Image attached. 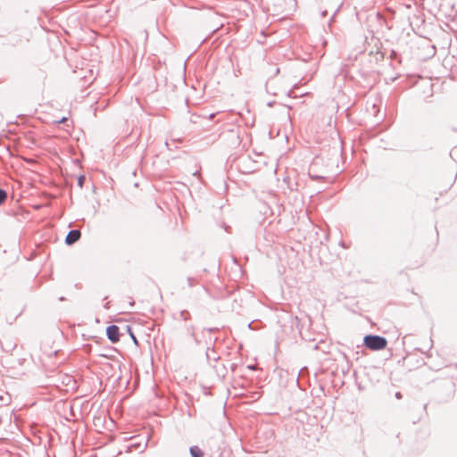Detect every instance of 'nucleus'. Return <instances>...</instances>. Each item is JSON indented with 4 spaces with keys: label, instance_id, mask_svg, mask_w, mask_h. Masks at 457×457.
Segmentation results:
<instances>
[{
    "label": "nucleus",
    "instance_id": "obj_1",
    "mask_svg": "<svg viewBox=\"0 0 457 457\" xmlns=\"http://www.w3.org/2000/svg\"><path fill=\"white\" fill-rule=\"evenodd\" d=\"M364 345L372 351L383 350L387 345V341L385 337L379 336L368 335L364 337Z\"/></svg>",
    "mask_w": 457,
    "mask_h": 457
},
{
    "label": "nucleus",
    "instance_id": "obj_2",
    "mask_svg": "<svg viewBox=\"0 0 457 457\" xmlns=\"http://www.w3.org/2000/svg\"><path fill=\"white\" fill-rule=\"evenodd\" d=\"M106 334L108 338L112 343H117L120 341V329L116 325L109 326L106 329Z\"/></svg>",
    "mask_w": 457,
    "mask_h": 457
},
{
    "label": "nucleus",
    "instance_id": "obj_3",
    "mask_svg": "<svg viewBox=\"0 0 457 457\" xmlns=\"http://www.w3.org/2000/svg\"><path fill=\"white\" fill-rule=\"evenodd\" d=\"M80 237V231L79 230H71L68 233L65 242L67 245H72L75 242H77Z\"/></svg>",
    "mask_w": 457,
    "mask_h": 457
},
{
    "label": "nucleus",
    "instance_id": "obj_4",
    "mask_svg": "<svg viewBox=\"0 0 457 457\" xmlns=\"http://www.w3.org/2000/svg\"><path fill=\"white\" fill-rule=\"evenodd\" d=\"M190 453L193 457H202L204 455V453L197 446L191 447Z\"/></svg>",
    "mask_w": 457,
    "mask_h": 457
},
{
    "label": "nucleus",
    "instance_id": "obj_5",
    "mask_svg": "<svg viewBox=\"0 0 457 457\" xmlns=\"http://www.w3.org/2000/svg\"><path fill=\"white\" fill-rule=\"evenodd\" d=\"M7 198V193L3 190V189H0V205L6 200Z\"/></svg>",
    "mask_w": 457,
    "mask_h": 457
},
{
    "label": "nucleus",
    "instance_id": "obj_6",
    "mask_svg": "<svg viewBox=\"0 0 457 457\" xmlns=\"http://www.w3.org/2000/svg\"><path fill=\"white\" fill-rule=\"evenodd\" d=\"M181 316H182V319H183L184 320H189V319H190V314H189V313H188V312H187V311H183V312H181Z\"/></svg>",
    "mask_w": 457,
    "mask_h": 457
},
{
    "label": "nucleus",
    "instance_id": "obj_7",
    "mask_svg": "<svg viewBox=\"0 0 457 457\" xmlns=\"http://www.w3.org/2000/svg\"><path fill=\"white\" fill-rule=\"evenodd\" d=\"M127 331L130 334L133 340L137 343V339H136L135 336L133 335V333L131 332L130 327L127 326Z\"/></svg>",
    "mask_w": 457,
    "mask_h": 457
}]
</instances>
